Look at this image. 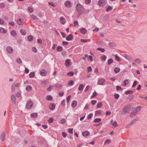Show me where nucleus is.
Segmentation results:
<instances>
[{
  "label": "nucleus",
  "instance_id": "58",
  "mask_svg": "<svg viewBox=\"0 0 147 147\" xmlns=\"http://www.w3.org/2000/svg\"><path fill=\"white\" fill-rule=\"evenodd\" d=\"M114 96L115 99H118L119 97V95L117 94L114 95Z\"/></svg>",
  "mask_w": 147,
  "mask_h": 147
},
{
  "label": "nucleus",
  "instance_id": "61",
  "mask_svg": "<svg viewBox=\"0 0 147 147\" xmlns=\"http://www.w3.org/2000/svg\"><path fill=\"white\" fill-rule=\"evenodd\" d=\"M133 113V114H136V115L137 114V112L136 111V110L135 109V108H133L132 109V112Z\"/></svg>",
  "mask_w": 147,
  "mask_h": 147
},
{
  "label": "nucleus",
  "instance_id": "35",
  "mask_svg": "<svg viewBox=\"0 0 147 147\" xmlns=\"http://www.w3.org/2000/svg\"><path fill=\"white\" fill-rule=\"evenodd\" d=\"M16 61L17 63L19 64H21L22 63V60L19 58H17Z\"/></svg>",
  "mask_w": 147,
  "mask_h": 147
},
{
  "label": "nucleus",
  "instance_id": "51",
  "mask_svg": "<svg viewBox=\"0 0 147 147\" xmlns=\"http://www.w3.org/2000/svg\"><path fill=\"white\" fill-rule=\"evenodd\" d=\"M88 60L92 62L93 61L92 57V56L89 55L88 57Z\"/></svg>",
  "mask_w": 147,
  "mask_h": 147
},
{
  "label": "nucleus",
  "instance_id": "60",
  "mask_svg": "<svg viewBox=\"0 0 147 147\" xmlns=\"http://www.w3.org/2000/svg\"><path fill=\"white\" fill-rule=\"evenodd\" d=\"M68 132L69 133L73 134V129L70 128L68 129Z\"/></svg>",
  "mask_w": 147,
  "mask_h": 147
},
{
  "label": "nucleus",
  "instance_id": "56",
  "mask_svg": "<svg viewBox=\"0 0 147 147\" xmlns=\"http://www.w3.org/2000/svg\"><path fill=\"white\" fill-rule=\"evenodd\" d=\"M93 116L92 113H90V114L88 116V119H90L91 118V117H92Z\"/></svg>",
  "mask_w": 147,
  "mask_h": 147
},
{
  "label": "nucleus",
  "instance_id": "39",
  "mask_svg": "<svg viewBox=\"0 0 147 147\" xmlns=\"http://www.w3.org/2000/svg\"><path fill=\"white\" fill-rule=\"evenodd\" d=\"M97 95V93L96 92H93L92 95L91 96V97L93 98L96 97Z\"/></svg>",
  "mask_w": 147,
  "mask_h": 147
},
{
  "label": "nucleus",
  "instance_id": "13",
  "mask_svg": "<svg viewBox=\"0 0 147 147\" xmlns=\"http://www.w3.org/2000/svg\"><path fill=\"white\" fill-rule=\"evenodd\" d=\"M55 105L54 103H51L49 106V109L51 110H53L55 109Z\"/></svg>",
  "mask_w": 147,
  "mask_h": 147
},
{
  "label": "nucleus",
  "instance_id": "42",
  "mask_svg": "<svg viewBox=\"0 0 147 147\" xmlns=\"http://www.w3.org/2000/svg\"><path fill=\"white\" fill-rule=\"evenodd\" d=\"M102 106V104L101 102H98L97 105V107L98 108H101Z\"/></svg>",
  "mask_w": 147,
  "mask_h": 147
},
{
  "label": "nucleus",
  "instance_id": "27",
  "mask_svg": "<svg viewBox=\"0 0 147 147\" xmlns=\"http://www.w3.org/2000/svg\"><path fill=\"white\" fill-rule=\"evenodd\" d=\"M1 140L3 141L4 140L5 138V134L4 132H3L1 134Z\"/></svg>",
  "mask_w": 147,
  "mask_h": 147
},
{
  "label": "nucleus",
  "instance_id": "52",
  "mask_svg": "<svg viewBox=\"0 0 147 147\" xmlns=\"http://www.w3.org/2000/svg\"><path fill=\"white\" fill-rule=\"evenodd\" d=\"M137 84V81L136 80H135L132 86V87H134Z\"/></svg>",
  "mask_w": 147,
  "mask_h": 147
},
{
  "label": "nucleus",
  "instance_id": "17",
  "mask_svg": "<svg viewBox=\"0 0 147 147\" xmlns=\"http://www.w3.org/2000/svg\"><path fill=\"white\" fill-rule=\"evenodd\" d=\"M0 32L3 34H5L7 32V31L4 28L1 27L0 28Z\"/></svg>",
  "mask_w": 147,
  "mask_h": 147
},
{
  "label": "nucleus",
  "instance_id": "29",
  "mask_svg": "<svg viewBox=\"0 0 147 147\" xmlns=\"http://www.w3.org/2000/svg\"><path fill=\"white\" fill-rule=\"evenodd\" d=\"M109 45L110 47H113L115 46V44L114 42H111L109 43Z\"/></svg>",
  "mask_w": 147,
  "mask_h": 147
},
{
  "label": "nucleus",
  "instance_id": "40",
  "mask_svg": "<svg viewBox=\"0 0 147 147\" xmlns=\"http://www.w3.org/2000/svg\"><path fill=\"white\" fill-rule=\"evenodd\" d=\"M129 83V81L128 80H125L123 82V84L124 86H126Z\"/></svg>",
  "mask_w": 147,
  "mask_h": 147
},
{
  "label": "nucleus",
  "instance_id": "31",
  "mask_svg": "<svg viewBox=\"0 0 147 147\" xmlns=\"http://www.w3.org/2000/svg\"><path fill=\"white\" fill-rule=\"evenodd\" d=\"M32 87L30 86H28L26 88V90L27 91H30L32 89Z\"/></svg>",
  "mask_w": 147,
  "mask_h": 147
},
{
  "label": "nucleus",
  "instance_id": "14",
  "mask_svg": "<svg viewBox=\"0 0 147 147\" xmlns=\"http://www.w3.org/2000/svg\"><path fill=\"white\" fill-rule=\"evenodd\" d=\"M73 38V35L71 34L68 35L66 38V40L67 41H69L72 40Z\"/></svg>",
  "mask_w": 147,
  "mask_h": 147
},
{
  "label": "nucleus",
  "instance_id": "11",
  "mask_svg": "<svg viewBox=\"0 0 147 147\" xmlns=\"http://www.w3.org/2000/svg\"><path fill=\"white\" fill-rule=\"evenodd\" d=\"M82 135L86 137L90 135V133L88 131H86L82 132Z\"/></svg>",
  "mask_w": 147,
  "mask_h": 147
},
{
  "label": "nucleus",
  "instance_id": "36",
  "mask_svg": "<svg viewBox=\"0 0 147 147\" xmlns=\"http://www.w3.org/2000/svg\"><path fill=\"white\" fill-rule=\"evenodd\" d=\"M74 74V73L73 71H70L67 74V75L69 76H72Z\"/></svg>",
  "mask_w": 147,
  "mask_h": 147
},
{
  "label": "nucleus",
  "instance_id": "57",
  "mask_svg": "<svg viewBox=\"0 0 147 147\" xmlns=\"http://www.w3.org/2000/svg\"><path fill=\"white\" fill-rule=\"evenodd\" d=\"M87 71L88 72H90L92 71V69L90 66L88 67L87 68Z\"/></svg>",
  "mask_w": 147,
  "mask_h": 147
},
{
  "label": "nucleus",
  "instance_id": "43",
  "mask_svg": "<svg viewBox=\"0 0 147 147\" xmlns=\"http://www.w3.org/2000/svg\"><path fill=\"white\" fill-rule=\"evenodd\" d=\"M54 119L53 118L50 117L48 120V122L49 123H52L53 122Z\"/></svg>",
  "mask_w": 147,
  "mask_h": 147
},
{
  "label": "nucleus",
  "instance_id": "2",
  "mask_svg": "<svg viewBox=\"0 0 147 147\" xmlns=\"http://www.w3.org/2000/svg\"><path fill=\"white\" fill-rule=\"evenodd\" d=\"M33 103L31 100H29L27 102L26 108L28 109H31L33 106Z\"/></svg>",
  "mask_w": 147,
  "mask_h": 147
},
{
  "label": "nucleus",
  "instance_id": "7",
  "mask_svg": "<svg viewBox=\"0 0 147 147\" xmlns=\"http://www.w3.org/2000/svg\"><path fill=\"white\" fill-rule=\"evenodd\" d=\"M64 4L65 6L68 8H69L71 7V2L70 1H66L65 2Z\"/></svg>",
  "mask_w": 147,
  "mask_h": 147
},
{
  "label": "nucleus",
  "instance_id": "5",
  "mask_svg": "<svg viewBox=\"0 0 147 147\" xmlns=\"http://www.w3.org/2000/svg\"><path fill=\"white\" fill-rule=\"evenodd\" d=\"M71 60L69 59H67L65 61V65L67 67H69L71 65V63L70 62Z\"/></svg>",
  "mask_w": 147,
  "mask_h": 147
},
{
  "label": "nucleus",
  "instance_id": "22",
  "mask_svg": "<svg viewBox=\"0 0 147 147\" xmlns=\"http://www.w3.org/2000/svg\"><path fill=\"white\" fill-rule=\"evenodd\" d=\"M27 39L28 41L31 42L33 40L34 38L32 36L30 35L28 37Z\"/></svg>",
  "mask_w": 147,
  "mask_h": 147
},
{
  "label": "nucleus",
  "instance_id": "9",
  "mask_svg": "<svg viewBox=\"0 0 147 147\" xmlns=\"http://www.w3.org/2000/svg\"><path fill=\"white\" fill-rule=\"evenodd\" d=\"M11 99L12 101V102L14 104H16V98L14 94H12L11 96Z\"/></svg>",
  "mask_w": 147,
  "mask_h": 147
},
{
  "label": "nucleus",
  "instance_id": "19",
  "mask_svg": "<svg viewBox=\"0 0 147 147\" xmlns=\"http://www.w3.org/2000/svg\"><path fill=\"white\" fill-rule=\"evenodd\" d=\"M80 32L82 34H85L87 32V30L85 28H82L80 29Z\"/></svg>",
  "mask_w": 147,
  "mask_h": 147
},
{
  "label": "nucleus",
  "instance_id": "25",
  "mask_svg": "<svg viewBox=\"0 0 147 147\" xmlns=\"http://www.w3.org/2000/svg\"><path fill=\"white\" fill-rule=\"evenodd\" d=\"M46 99L48 101L51 100L53 99V97L51 95H48L46 97Z\"/></svg>",
  "mask_w": 147,
  "mask_h": 147
},
{
  "label": "nucleus",
  "instance_id": "18",
  "mask_svg": "<svg viewBox=\"0 0 147 147\" xmlns=\"http://www.w3.org/2000/svg\"><path fill=\"white\" fill-rule=\"evenodd\" d=\"M20 31L21 34L23 35L24 36L26 34V32L24 29H21Z\"/></svg>",
  "mask_w": 147,
  "mask_h": 147
},
{
  "label": "nucleus",
  "instance_id": "64",
  "mask_svg": "<svg viewBox=\"0 0 147 147\" xmlns=\"http://www.w3.org/2000/svg\"><path fill=\"white\" fill-rule=\"evenodd\" d=\"M65 99H63L61 102V105L63 106H65Z\"/></svg>",
  "mask_w": 147,
  "mask_h": 147
},
{
  "label": "nucleus",
  "instance_id": "16",
  "mask_svg": "<svg viewBox=\"0 0 147 147\" xmlns=\"http://www.w3.org/2000/svg\"><path fill=\"white\" fill-rule=\"evenodd\" d=\"M77 105V102L75 100H73L71 103V107L73 108H75V107Z\"/></svg>",
  "mask_w": 147,
  "mask_h": 147
},
{
  "label": "nucleus",
  "instance_id": "47",
  "mask_svg": "<svg viewBox=\"0 0 147 147\" xmlns=\"http://www.w3.org/2000/svg\"><path fill=\"white\" fill-rule=\"evenodd\" d=\"M136 115V114H133V113L131 112L130 114V117L133 118H134Z\"/></svg>",
  "mask_w": 147,
  "mask_h": 147
},
{
  "label": "nucleus",
  "instance_id": "21",
  "mask_svg": "<svg viewBox=\"0 0 147 147\" xmlns=\"http://www.w3.org/2000/svg\"><path fill=\"white\" fill-rule=\"evenodd\" d=\"M114 71L115 73L117 74L120 72V70L119 68L117 67H115L114 68Z\"/></svg>",
  "mask_w": 147,
  "mask_h": 147
},
{
  "label": "nucleus",
  "instance_id": "8",
  "mask_svg": "<svg viewBox=\"0 0 147 147\" xmlns=\"http://www.w3.org/2000/svg\"><path fill=\"white\" fill-rule=\"evenodd\" d=\"M40 74L42 76H45L47 74V72L44 69H42L40 71Z\"/></svg>",
  "mask_w": 147,
  "mask_h": 147
},
{
  "label": "nucleus",
  "instance_id": "41",
  "mask_svg": "<svg viewBox=\"0 0 147 147\" xmlns=\"http://www.w3.org/2000/svg\"><path fill=\"white\" fill-rule=\"evenodd\" d=\"M112 7L111 6H109L106 9V10L107 12H108L110 10H111L112 9Z\"/></svg>",
  "mask_w": 147,
  "mask_h": 147
},
{
  "label": "nucleus",
  "instance_id": "15",
  "mask_svg": "<svg viewBox=\"0 0 147 147\" xmlns=\"http://www.w3.org/2000/svg\"><path fill=\"white\" fill-rule=\"evenodd\" d=\"M139 119L138 117L135 118L134 119H133L131 121L130 124V125H132L134 124L136 122V121H138Z\"/></svg>",
  "mask_w": 147,
  "mask_h": 147
},
{
  "label": "nucleus",
  "instance_id": "28",
  "mask_svg": "<svg viewBox=\"0 0 147 147\" xmlns=\"http://www.w3.org/2000/svg\"><path fill=\"white\" fill-rule=\"evenodd\" d=\"M136 111L137 112H139L140 111L141 109V106H139L135 108Z\"/></svg>",
  "mask_w": 147,
  "mask_h": 147
},
{
  "label": "nucleus",
  "instance_id": "32",
  "mask_svg": "<svg viewBox=\"0 0 147 147\" xmlns=\"http://www.w3.org/2000/svg\"><path fill=\"white\" fill-rule=\"evenodd\" d=\"M10 34L12 35L13 36L16 35V31L14 30L11 31L10 32Z\"/></svg>",
  "mask_w": 147,
  "mask_h": 147
},
{
  "label": "nucleus",
  "instance_id": "30",
  "mask_svg": "<svg viewBox=\"0 0 147 147\" xmlns=\"http://www.w3.org/2000/svg\"><path fill=\"white\" fill-rule=\"evenodd\" d=\"M114 61L113 60L111 59H109L108 60V65H110L111 64L113 63V62Z\"/></svg>",
  "mask_w": 147,
  "mask_h": 147
},
{
  "label": "nucleus",
  "instance_id": "55",
  "mask_svg": "<svg viewBox=\"0 0 147 147\" xmlns=\"http://www.w3.org/2000/svg\"><path fill=\"white\" fill-rule=\"evenodd\" d=\"M115 60L117 61H120V58L117 55H115Z\"/></svg>",
  "mask_w": 147,
  "mask_h": 147
},
{
  "label": "nucleus",
  "instance_id": "6",
  "mask_svg": "<svg viewBox=\"0 0 147 147\" xmlns=\"http://www.w3.org/2000/svg\"><path fill=\"white\" fill-rule=\"evenodd\" d=\"M7 52L10 54L11 53L13 52V49L11 47L9 46L7 47L6 49Z\"/></svg>",
  "mask_w": 147,
  "mask_h": 147
},
{
  "label": "nucleus",
  "instance_id": "48",
  "mask_svg": "<svg viewBox=\"0 0 147 147\" xmlns=\"http://www.w3.org/2000/svg\"><path fill=\"white\" fill-rule=\"evenodd\" d=\"M32 51L34 53H36L37 52V49L35 47H32Z\"/></svg>",
  "mask_w": 147,
  "mask_h": 147
},
{
  "label": "nucleus",
  "instance_id": "26",
  "mask_svg": "<svg viewBox=\"0 0 147 147\" xmlns=\"http://www.w3.org/2000/svg\"><path fill=\"white\" fill-rule=\"evenodd\" d=\"M84 87V85L82 84H80L78 87V90L80 91H82Z\"/></svg>",
  "mask_w": 147,
  "mask_h": 147
},
{
  "label": "nucleus",
  "instance_id": "49",
  "mask_svg": "<svg viewBox=\"0 0 147 147\" xmlns=\"http://www.w3.org/2000/svg\"><path fill=\"white\" fill-rule=\"evenodd\" d=\"M71 95H69V96H68L66 98V101H67V103H69V100H70V98L71 97Z\"/></svg>",
  "mask_w": 147,
  "mask_h": 147
},
{
  "label": "nucleus",
  "instance_id": "37",
  "mask_svg": "<svg viewBox=\"0 0 147 147\" xmlns=\"http://www.w3.org/2000/svg\"><path fill=\"white\" fill-rule=\"evenodd\" d=\"M101 120V118H96L94 120V121L95 123H98L100 122Z\"/></svg>",
  "mask_w": 147,
  "mask_h": 147
},
{
  "label": "nucleus",
  "instance_id": "63",
  "mask_svg": "<svg viewBox=\"0 0 147 147\" xmlns=\"http://www.w3.org/2000/svg\"><path fill=\"white\" fill-rule=\"evenodd\" d=\"M116 89L117 90H122L123 89L120 86H116Z\"/></svg>",
  "mask_w": 147,
  "mask_h": 147
},
{
  "label": "nucleus",
  "instance_id": "12",
  "mask_svg": "<svg viewBox=\"0 0 147 147\" xmlns=\"http://www.w3.org/2000/svg\"><path fill=\"white\" fill-rule=\"evenodd\" d=\"M105 2V0H99L98 2V4L100 6H101L104 5Z\"/></svg>",
  "mask_w": 147,
  "mask_h": 147
},
{
  "label": "nucleus",
  "instance_id": "50",
  "mask_svg": "<svg viewBox=\"0 0 147 147\" xmlns=\"http://www.w3.org/2000/svg\"><path fill=\"white\" fill-rule=\"evenodd\" d=\"M135 62L139 63L141 62V59L138 58L136 59L135 60Z\"/></svg>",
  "mask_w": 147,
  "mask_h": 147
},
{
  "label": "nucleus",
  "instance_id": "34",
  "mask_svg": "<svg viewBox=\"0 0 147 147\" xmlns=\"http://www.w3.org/2000/svg\"><path fill=\"white\" fill-rule=\"evenodd\" d=\"M35 73L34 72H31L29 74V77L30 78H32L34 76Z\"/></svg>",
  "mask_w": 147,
  "mask_h": 147
},
{
  "label": "nucleus",
  "instance_id": "4",
  "mask_svg": "<svg viewBox=\"0 0 147 147\" xmlns=\"http://www.w3.org/2000/svg\"><path fill=\"white\" fill-rule=\"evenodd\" d=\"M105 80L103 79H99L98 80V84L100 85H103L105 83Z\"/></svg>",
  "mask_w": 147,
  "mask_h": 147
},
{
  "label": "nucleus",
  "instance_id": "10",
  "mask_svg": "<svg viewBox=\"0 0 147 147\" xmlns=\"http://www.w3.org/2000/svg\"><path fill=\"white\" fill-rule=\"evenodd\" d=\"M60 20L61 23L62 24H64L66 22L65 19L63 16H61L60 18Z\"/></svg>",
  "mask_w": 147,
  "mask_h": 147
},
{
  "label": "nucleus",
  "instance_id": "62",
  "mask_svg": "<svg viewBox=\"0 0 147 147\" xmlns=\"http://www.w3.org/2000/svg\"><path fill=\"white\" fill-rule=\"evenodd\" d=\"M123 56L127 59H129V55L127 54H124L123 55Z\"/></svg>",
  "mask_w": 147,
  "mask_h": 147
},
{
  "label": "nucleus",
  "instance_id": "38",
  "mask_svg": "<svg viewBox=\"0 0 147 147\" xmlns=\"http://www.w3.org/2000/svg\"><path fill=\"white\" fill-rule=\"evenodd\" d=\"M74 84V82L72 80H70L68 83V84L70 86H72Z\"/></svg>",
  "mask_w": 147,
  "mask_h": 147
},
{
  "label": "nucleus",
  "instance_id": "53",
  "mask_svg": "<svg viewBox=\"0 0 147 147\" xmlns=\"http://www.w3.org/2000/svg\"><path fill=\"white\" fill-rule=\"evenodd\" d=\"M101 113V112L99 110H97L95 111V114L96 115H98V114H100Z\"/></svg>",
  "mask_w": 147,
  "mask_h": 147
},
{
  "label": "nucleus",
  "instance_id": "54",
  "mask_svg": "<svg viewBox=\"0 0 147 147\" xmlns=\"http://www.w3.org/2000/svg\"><path fill=\"white\" fill-rule=\"evenodd\" d=\"M101 58L102 60L105 61L107 57L105 55H103L101 57Z\"/></svg>",
  "mask_w": 147,
  "mask_h": 147
},
{
  "label": "nucleus",
  "instance_id": "44",
  "mask_svg": "<svg viewBox=\"0 0 147 147\" xmlns=\"http://www.w3.org/2000/svg\"><path fill=\"white\" fill-rule=\"evenodd\" d=\"M53 86H50L48 88L47 90L48 91H50L52 90L53 89Z\"/></svg>",
  "mask_w": 147,
  "mask_h": 147
},
{
  "label": "nucleus",
  "instance_id": "20",
  "mask_svg": "<svg viewBox=\"0 0 147 147\" xmlns=\"http://www.w3.org/2000/svg\"><path fill=\"white\" fill-rule=\"evenodd\" d=\"M17 23L19 25H23V22L22 21L21 19H18L17 20Z\"/></svg>",
  "mask_w": 147,
  "mask_h": 147
},
{
  "label": "nucleus",
  "instance_id": "24",
  "mask_svg": "<svg viewBox=\"0 0 147 147\" xmlns=\"http://www.w3.org/2000/svg\"><path fill=\"white\" fill-rule=\"evenodd\" d=\"M63 50V47L61 46H58L57 48V50L58 52H61Z\"/></svg>",
  "mask_w": 147,
  "mask_h": 147
},
{
  "label": "nucleus",
  "instance_id": "45",
  "mask_svg": "<svg viewBox=\"0 0 147 147\" xmlns=\"http://www.w3.org/2000/svg\"><path fill=\"white\" fill-rule=\"evenodd\" d=\"M97 50H99L100 51H101L102 52H103L105 51V49H104L102 48L99 47L97 49Z\"/></svg>",
  "mask_w": 147,
  "mask_h": 147
},
{
  "label": "nucleus",
  "instance_id": "46",
  "mask_svg": "<svg viewBox=\"0 0 147 147\" xmlns=\"http://www.w3.org/2000/svg\"><path fill=\"white\" fill-rule=\"evenodd\" d=\"M112 125L114 127H115L118 126L117 122L116 121H114L113 123H112Z\"/></svg>",
  "mask_w": 147,
  "mask_h": 147
},
{
  "label": "nucleus",
  "instance_id": "23",
  "mask_svg": "<svg viewBox=\"0 0 147 147\" xmlns=\"http://www.w3.org/2000/svg\"><path fill=\"white\" fill-rule=\"evenodd\" d=\"M38 116V114L37 113H32L30 114V116L32 118H36Z\"/></svg>",
  "mask_w": 147,
  "mask_h": 147
},
{
  "label": "nucleus",
  "instance_id": "33",
  "mask_svg": "<svg viewBox=\"0 0 147 147\" xmlns=\"http://www.w3.org/2000/svg\"><path fill=\"white\" fill-rule=\"evenodd\" d=\"M28 9L30 13H32L34 11L33 9L30 7H28Z\"/></svg>",
  "mask_w": 147,
  "mask_h": 147
},
{
  "label": "nucleus",
  "instance_id": "1",
  "mask_svg": "<svg viewBox=\"0 0 147 147\" xmlns=\"http://www.w3.org/2000/svg\"><path fill=\"white\" fill-rule=\"evenodd\" d=\"M83 7L82 5H80L79 3H78L76 5V9L77 12L79 14V16H80L82 12V9Z\"/></svg>",
  "mask_w": 147,
  "mask_h": 147
},
{
  "label": "nucleus",
  "instance_id": "59",
  "mask_svg": "<svg viewBox=\"0 0 147 147\" xmlns=\"http://www.w3.org/2000/svg\"><path fill=\"white\" fill-rule=\"evenodd\" d=\"M85 2L87 4H89L91 2V0H85Z\"/></svg>",
  "mask_w": 147,
  "mask_h": 147
},
{
  "label": "nucleus",
  "instance_id": "3",
  "mask_svg": "<svg viewBox=\"0 0 147 147\" xmlns=\"http://www.w3.org/2000/svg\"><path fill=\"white\" fill-rule=\"evenodd\" d=\"M129 111V106L127 105L124 106L123 109L122 111L121 112V114L124 115L127 113Z\"/></svg>",
  "mask_w": 147,
  "mask_h": 147
}]
</instances>
